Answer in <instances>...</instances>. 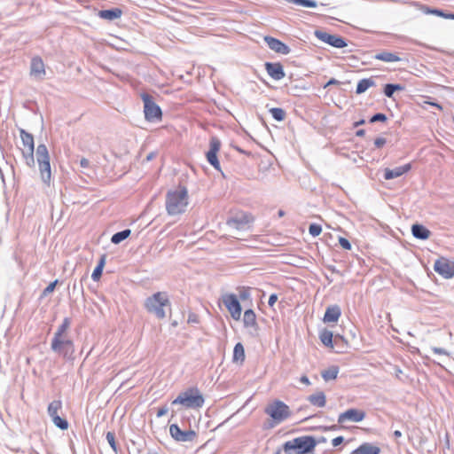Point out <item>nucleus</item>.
<instances>
[{"label": "nucleus", "mask_w": 454, "mask_h": 454, "mask_svg": "<svg viewBox=\"0 0 454 454\" xmlns=\"http://www.w3.org/2000/svg\"><path fill=\"white\" fill-rule=\"evenodd\" d=\"M188 205V191L185 186L179 185L166 195V209L168 215H176L185 211Z\"/></svg>", "instance_id": "f257e3e1"}, {"label": "nucleus", "mask_w": 454, "mask_h": 454, "mask_svg": "<svg viewBox=\"0 0 454 454\" xmlns=\"http://www.w3.org/2000/svg\"><path fill=\"white\" fill-rule=\"evenodd\" d=\"M169 305L170 301L165 292H157L145 301V308L147 312L153 314L158 319L166 317L164 307Z\"/></svg>", "instance_id": "f03ea898"}, {"label": "nucleus", "mask_w": 454, "mask_h": 454, "mask_svg": "<svg viewBox=\"0 0 454 454\" xmlns=\"http://www.w3.org/2000/svg\"><path fill=\"white\" fill-rule=\"evenodd\" d=\"M51 349L66 361H74L75 348L71 337L52 338Z\"/></svg>", "instance_id": "7ed1b4c3"}, {"label": "nucleus", "mask_w": 454, "mask_h": 454, "mask_svg": "<svg viewBox=\"0 0 454 454\" xmlns=\"http://www.w3.org/2000/svg\"><path fill=\"white\" fill-rule=\"evenodd\" d=\"M264 412L273 420V422L270 424V427L282 423L292 414L289 406L280 400H275L269 403L265 407Z\"/></svg>", "instance_id": "20e7f679"}, {"label": "nucleus", "mask_w": 454, "mask_h": 454, "mask_svg": "<svg viewBox=\"0 0 454 454\" xmlns=\"http://www.w3.org/2000/svg\"><path fill=\"white\" fill-rule=\"evenodd\" d=\"M182 404L188 409L201 408L204 404V397L198 388H189L179 394L172 402V405Z\"/></svg>", "instance_id": "39448f33"}, {"label": "nucleus", "mask_w": 454, "mask_h": 454, "mask_svg": "<svg viewBox=\"0 0 454 454\" xmlns=\"http://www.w3.org/2000/svg\"><path fill=\"white\" fill-rule=\"evenodd\" d=\"M317 445L313 436L306 435L296 437L286 442L287 450H294L296 454H307L311 452Z\"/></svg>", "instance_id": "423d86ee"}, {"label": "nucleus", "mask_w": 454, "mask_h": 454, "mask_svg": "<svg viewBox=\"0 0 454 454\" xmlns=\"http://www.w3.org/2000/svg\"><path fill=\"white\" fill-rule=\"evenodd\" d=\"M144 102L145 117L148 121L154 122L161 120L162 112L160 107L154 102L153 96L148 93L141 94Z\"/></svg>", "instance_id": "0eeeda50"}, {"label": "nucleus", "mask_w": 454, "mask_h": 454, "mask_svg": "<svg viewBox=\"0 0 454 454\" xmlns=\"http://www.w3.org/2000/svg\"><path fill=\"white\" fill-rule=\"evenodd\" d=\"M253 221L254 217L251 214L240 211L229 217L226 221V224L238 231H245L250 228V224Z\"/></svg>", "instance_id": "6e6552de"}, {"label": "nucleus", "mask_w": 454, "mask_h": 454, "mask_svg": "<svg viewBox=\"0 0 454 454\" xmlns=\"http://www.w3.org/2000/svg\"><path fill=\"white\" fill-rule=\"evenodd\" d=\"M434 270L442 278L450 279L454 276V262L445 257H440L435 261Z\"/></svg>", "instance_id": "1a4fd4ad"}, {"label": "nucleus", "mask_w": 454, "mask_h": 454, "mask_svg": "<svg viewBox=\"0 0 454 454\" xmlns=\"http://www.w3.org/2000/svg\"><path fill=\"white\" fill-rule=\"evenodd\" d=\"M314 35L318 40L333 47L341 49L347 46V43L345 42L344 38L340 35H331L325 31L318 29L315 30Z\"/></svg>", "instance_id": "9d476101"}, {"label": "nucleus", "mask_w": 454, "mask_h": 454, "mask_svg": "<svg viewBox=\"0 0 454 454\" xmlns=\"http://www.w3.org/2000/svg\"><path fill=\"white\" fill-rule=\"evenodd\" d=\"M223 302L235 320H239L241 316V305L234 294H226L223 295Z\"/></svg>", "instance_id": "9b49d317"}, {"label": "nucleus", "mask_w": 454, "mask_h": 454, "mask_svg": "<svg viewBox=\"0 0 454 454\" xmlns=\"http://www.w3.org/2000/svg\"><path fill=\"white\" fill-rule=\"evenodd\" d=\"M169 433L177 442H192L197 435L194 430L183 431L176 424L170 425Z\"/></svg>", "instance_id": "f8f14e48"}, {"label": "nucleus", "mask_w": 454, "mask_h": 454, "mask_svg": "<svg viewBox=\"0 0 454 454\" xmlns=\"http://www.w3.org/2000/svg\"><path fill=\"white\" fill-rule=\"evenodd\" d=\"M365 412L356 409H349L340 413L338 417V422L342 424L348 420L353 422H359L365 418Z\"/></svg>", "instance_id": "ddd939ff"}, {"label": "nucleus", "mask_w": 454, "mask_h": 454, "mask_svg": "<svg viewBox=\"0 0 454 454\" xmlns=\"http://www.w3.org/2000/svg\"><path fill=\"white\" fill-rule=\"evenodd\" d=\"M264 41L267 43L268 47L279 54L287 55L290 53L291 49L283 42L280 40L271 37V36H265Z\"/></svg>", "instance_id": "4468645a"}, {"label": "nucleus", "mask_w": 454, "mask_h": 454, "mask_svg": "<svg viewBox=\"0 0 454 454\" xmlns=\"http://www.w3.org/2000/svg\"><path fill=\"white\" fill-rule=\"evenodd\" d=\"M268 74L274 80L279 81L286 76L283 66L279 62H266L264 64Z\"/></svg>", "instance_id": "2eb2a0df"}, {"label": "nucleus", "mask_w": 454, "mask_h": 454, "mask_svg": "<svg viewBox=\"0 0 454 454\" xmlns=\"http://www.w3.org/2000/svg\"><path fill=\"white\" fill-rule=\"evenodd\" d=\"M411 168V163L404 164L403 166H398L394 168H385L384 170V178L386 180L394 179L403 176V174L410 171Z\"/></svg>", "instance_id": "dca6fc26"}, {"label": "nucleus", "mask_w": 454, "mask_h": 454, "mask_svg": "<svg viewBox=\"0 0 454 454\" xmlns=\"http://www.w3.org/2000/svg\"><path fill=\"white\" fill-rule=\"evenodd\" d=\"M30 74L37 79H43L45 74L43 61L41 58L35 57L31 60Z\"/></svg>", "instance_id": "f3484780"}, {"label": "nucleus", "mask_w": 454, "mask_h": 454, "mask_svg": "<svg viewBox=\"0 0 454 454\" xmlns=\"http://www.w3.org/2000/svg\"><path fill=\"white\" fill-rule=\"evenodd\" d=\"M210 149L206 153L207 160L216 170H221L220 162L218 160L217 153L220 150L221 144H210Z\"/></svg>", "instance_id": "a211bd4d"}, {"label": "nucleus", "mask_w": 454, "mask_h": 454, "mask_svg": "<svg viewBox=\"0 0 454 454\" xmlns=\"http://www.w3.org/2000/svg\"><path fill=\"white\" fill-rule=\"evenodd\" d=\"M341 315L340 308L338 305H333L327 307L325 316L324 322L325 323H334L337 322L339 317Z\"/></svg>", "instance_id": "6ab92c4d"}, {"label": "nucleus", "mask_w": 454, "mask_h": 454, "mask_svg": "<svg viewBox=\"0 0 454 454\" xmlns=\"http://www.w3.org/2000/svg\"><path fill=\"white\" fill-rule=\"evenodd\" d=\"M71 324H72V319L70 317H65L63 319L62 323L58 326L52 338L70 337L69 331H70Z\"/></svg>", "instance_id": "aec40b11"}, {"label": "nucleus", "mask_w": 454, "mask_h": 454, "mask_svg": "<svg viewBox=\"0 0 454 454\" xmlns=\"http://www.w3.org/2000/svg\"><path fill=\"white\" fill-rule=\"evenodd\" d=\"M411 233L414 238L420 240H426L431 235V231L427 227L419 223H415L411 226Z\"/></svg>", "instance_id": "412c9836"}, {"label": "nucleus", "mask_w": 454, "mask_h": 454, "mask_svg": "<svg viewBox=\"0 0 454 454\" xmlns=\"http://www.w3.org/2000/svg\"><path fill=\"white\" fill-rule=\"evenodd\" d=\"M23 147L19 149L21 151L23 157L26 160V163L28 166H32L35 163L34 159V145L35 144H22Z\"/></svg>", "instance_id": "4be33fe9"}, {"label": "nucleus", "mask_w": 454, "mask_h": 454, "mask_svg": "<svg viewBox=\"0 0 454 454\" xmlns=\"http://www.w3.org/2000/svg\"><path fill=\"white\" fill-rule=\"evenodd\" d=\"M38 166H39L42 181L45 184L50 185L51 177L50 160L39 162Z\"/></svg>", "instance_id": "5701e85b"}, {"label": "nucleus", "mask_w": 454, "mask_h": 454, "mask_svg": "<svg viewBox=\"0 0 454 454\" xmlns=\"http://www.w3.org/2000/svg\"><path fill=\"white\" fill-rule=\"evenodd\" d=\"M243 322L246 327H253L257 330L256 316L253 309H249L244 312Z\"/></svg>", "instance_id": "b1692460"}, {"label": "nucleus", "mask_w": 454, "mask_h": 454, "mask_svg": "<svg viewBox=\"0 0 454 454\" xmlns=\"http://www.w3.org/2000/svg\"><path fill=\"white\" fill-rule=\"evenodd\" d=\"M122 14V11L119 8H114L109 10H102L99 11L98 16L101 19L108 20H114L118 18H120Z\"/></svg>", "instance_id": "393cba45"}, {"label": "nucleus", "mask_w": 454, "mask_h": 454, "mask_svg": "<svg viewBox=\"0 0 454 454\" xmlns=\"http://www.w3.org/2000/svg\"><path fill=\"white\" fill-rule=\"evenodd\" d=\"M308 401L312 405H315V406H317V407H324L325 405V403H326L325 395L324 394V392L319 391V392H317L316 394L310 395L308 397Z\"/></svg>", "instance_id": "a878e982"}, {"label": "nucleus", "mask_w": 454, "mask_h": 454, "mask_svg": "<svg viewBox=\"0 0 454 454\" xmlns=\"http://www.w3.org/2000/svg\"><path fill=\"white\" fill-rule=\"evenodd\" d=\"M319 339L325 346L333 348V334L332 331L327 329L322 330L319 333Z\"/></svg>", "instance_id": "bb28decb"}, {"label": "nucleus", "mask_w": 454, "mask_h": 454, "mask_svg": "<svg viewBox=\"0 0 454 454\" xmlns=\"http://www.w3.org/2000/svg\"><path fill=\"white\" fill-rule=\"evenodd\" d=\"M375 59L385 61V62H396L400 60V58L392 52L382 51L374 56Z\"/></svg>", "instance_id": "cd10ccee"}, {"label": "nucleus", "mask_w": 454, "mask_h": 454, "mask_svg": "<svg viewBox=\"0 0 454 454\" xmlns=\"http://www.w3.org/2000/svg\"><path fill=\"white\" fill-rule=\"evenodd\" d=\"M36 160L37 163L50 160L49 152L44 144H39L36 149Z\"/></svg>", "instance_id": "c85d7f7f"}, {"label": "nucleus", "mask_w": 454, "mask_h": 454, "mask_svg": "<svg viewBox=\"0 0 454 454\" xmlns=\"http://www.w3.org/2000/svg\"><path fill=\"white\" fill-rule=\"evenodd\" d=\"M62 409V402L60 400H54L49 403L47 408L48 415L53 419L55 416H59V411Z\"/></svg>", "instance_id": "c756f323"}, {"label": "nucleus", "mask_w": 454, "mask_h": 454, "mask_svg": "<svg viewBox=\"0 0 454 454\" xmlns=\"http://www.w3.org/2000/svg\"><path fill=\"white\" fill-rule=\"evenodd\" d=\"M338 373L339 368L337 366H331L328 369L324 370L321 372V376L325 381H329L332 380H335L338 376Z\"/></svg>", "instance_id": "7c9ffc66"}, {"label": "nucleus", "mask_w": 454, "mask_h": 454, "mask_svg": "<svg viewBox=\"0 0 454 454\" xmlns=\"http://www.w3.org/2000/svg\"><path fill=\"white\" fill-rule=\"evenodd\" d=\"M131 234V231L129 229H125L121 231H118L114 233L111 238V242L113 244H120L121 241L129 238Z\"/></svg>", "instance_id": "2f4dec72"}, {"label": "nucleus", "mask_w": 454, "mask_h": 454, "mask_svg": "<svg viewBox=\"0 0 454 454\" xmlns=\"http://www.w3.org/2000/svg\"><path fill=\"white\" fill-rule=\"evenodd\" d=\"M245 360V349L242 343L238 342L233 350V361L243 362Z\"/></svg>", "instance_id": "473e14b6"}, {"label": "nucleus", "mask_w": 454, "mask_h": 454, "mask_svg": "<svg viewBox=\"0 0 454 454\" xmlns=\"http://www.w3.org/2000/svg\"><path fill=\"white\" fill-rule=\"evenodd\" d=\"M270 113L272 118L278 121H282L285 120L286 114L283 108L273 107L270 109Z\"/></svg>", "instance_id": "72a5a7b5"}, {"label": "nucleus", "mask_w": 454, "mask_h": 454, "mask_svg": "<svg viewBox=\"0 0 454 454\" xmlns=\"http://www.w3.org/2000/svg\"><path fill=\"white\" fill-rule=\"evenodd\" d=\"M286 2L308 8H315L317 6V3L315 0H286Z\"/></svg>", "instance_id": "f704fd0d"}, {"label": "nucleus", "mask_w": 454, "mask_h": 454, "mask_svg": "<svg viewBox=\"0 0 454 454\" xmlns=\"http://www.w3.org/2000/svg\"><path fill=\"white\" fill-rule=\"evenodd\" d=\"M51 420L53 424L61 430H67L68 428V421L60 416H55Z\"/></svg>", "instance_id": "c9c22d12"}, {"label": "nucleus", "mask_w": 454, "mask_h": 454, "mask_svg": "<svg viewBox=\"0 0 454 454\" xmlns=\"http://www.w3.org/2000/svg\"><path fill=\"white\" fill-rule=\"evenodd\" d=\"M106 438L107 442L109 443V445L113 449V450L115 453H118V447H117V443L115 442V434H114V432H107Z\"/></svg>", "instance_id": "e433bc0d"}, {"label": "nucleus", "mask_w": 454, "mask_h": 454, "mask_svg": "<svg viewBox=\"0 0 454 454\" xmlns=\"http://www.w3.org/2000/svg\"><path fill=\"white\" fill-rule=\"evenodd\" d=\"M411 4L418 7L425 14H434V8L429 7L426 4H422L419 2H411Z\"/></svg>", "instance_id": "4c0bfd02"}, {"label": "nucleus", "mask_w": 454, "mask_h": 454, "mask_svg": "<svg viewBox=\"0 0 454 454\" xmlns=\"http://www.w3.org/2000/svg\"><path fill=\"white\" fill-rule=\"evenodd\" d=\"M368 89H369V78H364V79H362L358 82L356 92L357 94H360V93L366 91Z\"/></svg>", "instance_id": "58836bf2"}, {"label": "nucleus", "mask_w": 454, "mask_h": 454, "mask_svg": "<svg viewBox=\"0 0 454 454\" xmlns=\"http://www.w3.org/2000/svg\"><path fill=\"white\" fill-rule=\"evenodd\" d=\"M435 16L448 19V20H454V12H446L443 10L434 8V14Z\"/></svg>", "instance_id": "ea45409f"}, {"label": "nucleus", "mask_w": 454, "mask_h": 454, "mask_svg": "<svg viewBox=\"0 0 454 454\" xmlns=\"http://www.w3.org/2000/svg\"><path fill=\"white\" fill-rule=\"evenodd\" d=\"M58 284V280H54L53 282L50 283L44 289L43 291L42 292V294H41V298H43V297H46L48 296L50 294H51L55 287H56V285Z\"/></svg>", "instance_id": "a19ab883"}, {"label": "nucleus", "mask_w": 454, "mask_h": 454, "mask_svg": "<svg viewBox=\"0 0 454 454\" xmlns=\"http://www.w3.org/2000/svg\"><path fill=\"white\" fill-rule=\"evenodd\" d=\"M321 231L322 227L317 223H311L309 227V232L313 237L318 236L321 233Z\"/></svg>", "instance_id": "79ce46f5"}, {"label": "nucleus", "mask_w": 454, "mask_h": 454, "mask_svg": "<svg viewBox=\"0 0 454 454\" xmlns=\"http://www.w3.org/2000/svg\"><path fill=\"white\" fill-rule=\"evenodd\" d=\"M387 121V116L385 114L378 113L371 116V123L372 122H385Z\"/></svg>", "instance_id": "37998d69"}, {"label": "nucleus", "mask_w": 454, "mask_h": 454, "mask_svg": "<svg viewBox=\"0 0 454 454\" xmlns=\"http://www.w3.org/2000/svg\"><path fill=\"white\" fill-rule=\"evenodd\" d=\"M352 454H369V442L363 443L359 448L355 450Z\"/></svg>", "instance_id": "c03bdc74"}, {"label": "nucleus", "mask_w": 454, "mask_h": 454, "mask_svg": "<svg viewBox=\"0 0 454 454\" xmlns=\"http://www.w3.org/2000/svg\"><path fill=\"white\" fill-rule=\"evenodd\" d=\"M250 288L243 287L239 294V297L241 301H247L250 299Z\"/></svg>", "instance_id": "a18cd8bd"}, {"label": "nucleus", "mask_w": 454, "mask_h": 454, "mask_svg": "<svg viewBox=\"0 0 454 454\" xmlns=\"http://www.w3.org/2000/svg\"><path fill=\"white\" fill-rule=\"evenodd\" d=\"M19 131H20V138H21L22 142H34V137H33L32 134L27 133L23 129H19Z\"/></svg>", "instance_id": "49530a36"}, {"label": "nucleus", "mask_w": 454, "mask_h": 454, "mask_svg": "<svg viewBox=\"0 0 454 454\" xmlns=\"http://www.w3.org/2000/svg\"><path fill=\"white\" fill-rule=\"evenodd\" d=\"M384 94L387 98H392L395 90L393 89V83H387L383 90Z\"/></svg>", "instance_id": "de8ad7c7"}, {"label": "nucleus", "mask_w": 454, "mask_h": 454, "mask_svg": "<svg viewBox=\"0 0 454 454\" xmlns=\"http://www.w3.org/2000/svg\"><path fill=\"white\" fill-rule=\"evenodd\" d=\"M102 272H103V270L102 268H99V267H97L94 269L92 274H91V278L94 280V281H98L101 276H102Z\"/></svg>", "instance_id": "09e8293b"}, {"label": "nucleus", "mask_w": 454, "mask_h": 454, "mask_svg": "<svg viewBox=\"0 0 454 454\" xmlns=\"http://www.w3.org/2000/svg\"><path fill=\"white\" fill-rule=\"evenodd\" d=\"M339 243H340V247L346 250H349L351 248L350 242L343 237L339 238Z\"/></svg>", "instance_id": "8fccbe9b"}, {"label": "nucleus", "mask_w": 454, "mask_h": 454, "mask_svg": "<svg viewBox=\"0 0 454 454\" xmlns=\"http://www.w3.org/2000/svg\"><path fill=\"white\" fill-rule=\"evenodd\" d=\"M234 149L237 150L238 152L241 153H244L247 156H254L253 153L249 150H247V149H243L241 148L240 146L239 145H234Z\"/></svg>", "instance_id": "3c124183"}, {"label": "nucleus", "mask_w": 454, "mask_h": 454, "mask_svg": "<svg viewBox=\"0 0 454 454\" xmlns=\"http://www.w3.org/2000/svg\"><path fill=\"white\" fill-rule=\"evenodd\" d=\"M294 450L286 449V442H285L283 445V450H278V451H276L275 454H294Z\"/></svg>", "instance_id": "603ef678"}, {"label": "nucleus", "mask_w": 454, "mask_h": 454, "mask_svg": "<svg viewBox=\"0 0 454 454\" xmlns=\"http://www.w3.org/2000/svg\"><path fill=\"white\" fill-rule=\"evenodd\" d=\"M343 441H344V438L342 436H337L333 439L332 444L333 447H337V446L340 445L343 442Z\"/></svg>", "instance_id": "864d4df0"}, {"label": "nucleus", "mask_w": 454, "mask_h": 454, "mask_svg": "<svg viewBox=\"0 0 454 454\" xmlns=\"http://www.w3.org/2000/svg\"><path fill=\"white\" fill-rule=\"evenodd\" d=\"M277 301H278V295L276 294H270L269 301H268L269 306L273 307Z\"/></svg>", "instance_id": "5fc2aeb1"}, {"label": "nucleus", "mask_w": 454, "mask_h": 454, "mask_svg": "<svg viewBox=\"0 0 454 454\" xmlns=\"http://www.w3.org/2000/svg\"><path fill=\"white\" fill-rule=\"evenodd\" d=\"M168 411V408L167 406H162L160 407L158 411H157V417L160 418V417H162L164 415H166Z\"/></svg>", "instance_id": "6e6d98bb"}, {"label": "nucleus", "mask_w": 454, "mask_h": 454, "mask_svg": "<svg viewBox=\"0 0 454 454\" xmlns=\"http://www.w3.org/2000/svg\"><path fill=\"white\" fill-rule=\"evenodd\" d=\"M106 254H104L100 256V259L98 262L97 267L102 268V270H103L105 267V264H106Z\"/></svg>", "instance_id": "4d7b16f0"}, {"label": "nucleus", "mask_w": 454, "mask_h": 454, "mask_svg": "<svg viewBox=\"0 0 454 454\" xmlns=\"http://www.w3.org/2000/svg\"><path fill=\"white\" fill-rule=\"evenodd\" d=\"M199 322V317L196 314L191 313L188 317V323L196 324Z\"/></svg>", "instance_id": "13d9d810"}, {"label": "nucleus", "mask_w": 454, "mask_h": 454, "mask_svg": "<svg viewBox=\"0 0 454 454\" xmlns=\"http://www.w3.org/2000/svg\"><path fill=\"white\" fill-rule=\"evenodd\" d=\"M389 370H393V372L399 378V374L402 373V371L397 366H393L391 364H387ZM392 373V371H389Z\"/></svg>", "instance_id": "bf43d9fd"}, {"label": "nucleus", "mask_w": 454, "mask_h": 454, "mask_svg": "<svg viewBox=\"0 0 454 454\" xmlns=\"http://www.w3.org/2000/svg\"><path fill=\"white\" fill-rule=\"evenodd\" d=\"M432 350H433V352L434 354L448 355V352L444 348H436V347H434V348H432Z\"/></svg>", "instance_id": "052dcab7"}, {"label": "nucleus", "mask_w": 454, "mask_h": 454, "mask_svg": "<svg viewBox=\"0 0 454 454\" xmlns=\"http://www.w3.org/2000/svg\"><path fill=\"white\" fill-rule=\"evenodd\" d=\"M380 449L378 446L371 445V454H380Z\"/></svg>", "instance_id": "680f3d73"}, {"label": "nucleus", "mask_w": 454, "mask_h": 454, "mask_svg": "<svg viewBox=\"0 0 454 454\" xmlns=\"http://www.w3.org/2000/svg\"><path fill=\"white\" fill-rule=\"evenodd\" d=\"M393 89L395 90V91H401V90H404V86L402 85V84H395L393 83Z\"/></svg>", "instance_id": "e2e57ef3"}, {"label": "nucleus", "mask_w": 454, "mask_h": 454, "mask_svg": "<svg viewBox=\"0 0 454 454\" xmlns=\"http://www.w3.org/2000/svg\"><path fill=\"white\" fill-rule=\"evenodd\" d=\"M355 133L356 137H361L365 134V130L364 129H356Z\"/></svg>", "instance_id": "0e129e2a"}, {"label": "nucleus", "mask_w": 454, "mask_h": 454, "mask_svg": "<svg viewBox=\"0 0 454 454\" xmlns=\"http://www.w3.org/2000/svg\"><path fill=\"white\" fill-rule=\"evenodd\" d=\"M300 381L301 383L306 384V385H309L310 384L309 378L307 376H305V375L301 377Z\"/></svg>", "instance_id": "69168bd1"}, {"label": "nucleus", "mask_w": 454, "mask_h": 454, "mask_svg": "<svg viewBox=\"0 0 454 454\" xmlns=\"http://www.w3.org/2000/svg\"><path fill=\"white\" fill-rule=\"evenodd\" d=\"M88 164H89V160H86V159H82L81 160V166L82 167H87Z\"/></svg>", "instance_id": "338daca9"}, {"label": "nucleus", "mask_w": 454, "mask_h": 454, "mask_svg": "<svg viewBox=\"0 0 454 454\" xmlns=\"http://www.w3.org/2000/svg\"><path fill=\"white\" fill-rule=\"evenodd\" d=\"M155 156V153H150L147 156H146V160L149 161L151 160H153Z\"/></svg>", "instance_id": "774afa93"}]
</instances>
